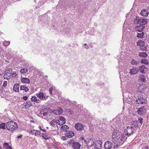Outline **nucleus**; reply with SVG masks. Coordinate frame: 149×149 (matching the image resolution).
Segmentation results:
<instances>
[{"instance_id":"f257e3e1","label":"nucleus","mask_w":149,"mask_h":149,"mask_svg":"<svg viewBox=\"0 0 149 149\" xmlns=\"http://www.w3.org/2000/svg\"><path fill=\"white\" fill-rule=\"evenodd\" d=\"M112 141L115 148L119 147L125 141L127 137L124 134L114 130L112 134Z\"/></svg>"},{"instance_id":"f03ea898","label":"nucleus","mask_w":149,"mask_h":149,"mask_svg":"<svg viewBox=\"0 0 149 149\" xmlns=\"http://www.w3.org/2000/svg\"><path fill=\"white\" fill-rule=\"evenodd\" d=\"M7 128L9 130L14 131L16 130L18 127L17 124L13 121H10L6 123Z\"/></svg>"},{"instance_id":"7ed1b4c3","label":"nucleus","mask_w":149,"mask_h":149,"mask_svg":"<svg viewBox=\"0 0 149 149\" xmlns=\"http://www.w3.org/2000/svg\"><path fill=\"white\" fill-rule=\"evenodd\" d=\"M51 111V109L49 108H45L42 109L40 111V115L43 118L47 117L48 115H49Z\"/></svg>"},{"instance_id":"20e7f679","label":"nucleus","mask_w":149,"mask_h":149,"mask_svg":"<svg viewBox=\"0 0 149 149\" xmlns=\"http://www.w3.org/2000/svg\"><path fill=\"white\" fill-rule=\"evenodd\" d=\"M125 135L130 136L134 132V129L132 126H127L124 130Z\"/></svg>"},{"instance_id":"39448f33","label":"nucleus","mask_w":149,"mask_h":149,"mask_svg":"<svg viewBox=\"0 0 149 149\" xmlns=\"http://www.w3.org/2000/svg\"><path fill=\"white\" fill-rule=\"evenodd\" d=\"M66 120L64 117L60 116L59 118L56 120V123L60 125H62L65 123Z\"/></svg>"},{"instance_id":"423d86ee","label":"nucleus","mask_w":149,"mask_h":149,"mask_svg":"<svg viewBox=\"0 0 149 149\" xmlns=\"http://www.w3.org/2000/svg\"><path fill=\"white\" fill-rule=\"evenodd\" d=\"M84 140L86 143L88 147L92 146L94 144L95 141L92 139L89 138L87 139V140Z\"/></svg>"},{"instance_id":"0eeeda50","label":"nucleus","mask_w":149,"mask_h":149,"mask_svg":"<svg viewBox=\"0 0 149 149\" xmlns=\"http://www.w3.org/2000/svg\"><path fill=\"white\" fill-rule=\"evenodd\" d=\"M29 133L31 134L34 135L35 136H37L40 135L41 132L39 130H31L29 132Z\"/></svg>"},{"instance_id":"6e6552de","label":"nucleus","mask_w":149,"mask_h":149,"mask_svg":"<svg viewBox=\"0 0 149 149\" xmlns=\"http://www.w3.org/2000/svg\"><path fill=\"white\" fill-rule=\"evenodd\" d=\"M112 146L111 142L109 141H106L104 145V147L105 149H110Z\"/></svg>"},{"instance_id":"1a4fd4ad","label":"nucleus","mask_w":149,"mask_h":149,"mask_svg":"<svg viewBox=\"0 0 149 149\" xmlns=\"http://www.w3.org/2000/svg\"><path fill=\"white\" fill-rule=\"evenodd\" d=\"M139 71H140V72L143 74L145 73L148 70L144 65H142L139 66Z\"/></svg>"},{"instance_id":"9d476101","label":"nucleus","mask_w":149,"mask_h":149,"mask_svg":"<svg viewBox=\"0 0 149 149\" xmlns=\"http://www.w3.org/2000/svg\"><path fill=\"white\" fill-rule=\"evenodd\" d=\"M75 127L76 129L79 131L83 130L84 128L83 125L82 124L80 123H76L75 126Z\"/></svg>"},{"instance_id":"9b49d317","label":"nucleus","mask_w":149,"mask_h":149,"mask_svg":"<svg viewBox=\"0 0 149 149\" xmlns=\"http://www.w3.org/2000/svg\"><path fill=\"white\" fill-rule=\"evenodd\" d=\"M102 142L100 140H97L95 143V148L97 149H100L102 147Z\"/></svg>"},{"instance_id":"f8f14e48","label":"nucleus","mask_w":149,"mask_h":149,"mask_svg":"<svg viewBox=\"0 0 149 149\" xmlns=\"http://www.w3.org/2000/svg\"><path fill=\"white\" fill-rule=\"evenodd\" d=\"M139 114L141 115L145 113L146 110L144 107H142L139 108L137 110Z\"/></svg>"},{"instance_id":"ddd939ff","label":"nucleus","mask_w":149,"mask_h":149,"mask_svg":"<svg viewBox=\"0 0 149 149\" xmlns=\"http://www.w3.org/2000/svg\"><path fill=\"white\" fill-rule=\"evenodd\" d=\"M130 73L131 74H135L139 71V68H133L130 70Z\"/></svg>"},{"instance_id":"4468645a","label":"nucleus","mask_w":149,"mask_h":149,"mask_svg":"<svg viewBox=\"0 0 149 149\" xmlns=\"http://www.w3.org/2000/svg\"><path fill=\"white\" fill-rule=\"evenodd\" d=\"M36 95L41 100H44L46 99V97L42 92H40L38 93H37L36 94Z\"/></svg>"},{"instance_id":"2eb2a0df","label":"nucleus","mask_w":149,"mask_h":149,"mask_svg":"<svg viewBox=\"0 0 149 149\" xmlns=\"http://www.w3.org/2000/svg\"><path fill=\"white\" fill-rule=\"evenodd\" d=\"M136 103L138 104H145L146 103V100L142 98H139L136 100Z\"/></svg>"},{"instance_id":"dca6fc26","label":"nucleus","mask_w":149,"mask_h":149,"mask_svg":"<svg viewBox=\"0 0 149 149\" xmlns=\"http://www.w3.org/2000/svg\"><path fill=\"white\" fill-rule=\"evenodd\" d=\"M138 79L139 81L142 83L145 82L146 81L145 77L142 74H141L138 77Z\"/></svg>"},{"instance_id":"f3484780","label":"nucleus","mask_w":149,"mask_h":149,"mask_svg":"<svg viewBox=\"0 0 149 149\" xmlns=\"http://www.w3.org/2000/svg\"><path fill=\"white\" fill-rule=\"evenodd\" d=\"M80 144L78 142H75L72 146V148L74 149H80Z\"/></svg>"},{"instance_id":"a211bd4d","label":"nucleus","mask_w":149,"mask_h":149,"mask_svg":"<svg viewBox=\"0 0 149 149\" xmlns=\"http://www.w3.org/2000/svg\"><path fill=\"white\" fill-rule=\"evenodd\" d=\"M149 13L146 9L142 10L141 12V15L144 17H147Z\"/></svg>"},{"instance_id":"6ab92c4d","label":"nucleus","mask_w":149,"mask_h":149,"mask_svg":"<svg viewBox=\"0 0 149 149\" xmlns=\"http://www.w3.org/2000/svg\"><path fill=\"white\" fill-rule=\"evenodd\" d=\"M147 23V20L146 19L141 18L139 19V24L141 26H143L145 25Z\"/></svg>"},{"instance_id":"aec40b11","label":"nucleus","mask_w":149,"mask_h":149,"mask_svg":"<svg viewBox=\"0 0 149 149\" xmlns=\"http://www.w3.org/2000/svg\"><path fill=\"white\" fill-rule=\"evenodd\" d=\"M144 27L141 26H137L135 27V30L137 31L141 32L143 30Z\"/></svg>"},{"instance_id":"412c9836","label":"nucleus","mask_w":149,"mask_h":149,"mask_svg":"<svg viewBox=\"0 0 149 149\" xmlns=\"http://www.w3.org/2000/svg\"><path fill=\"white\" fill-rule=\"evenodd\" d=\"M62 112V110L61 108H58L54 110L53 111V113L56 115H60Z\"/></svg>"},{"instance_id":"4be33fe9","label":"nucleus","mask_w":149,"mask_h":149,"mask_svg":"<svg viewBox=\"0 0 149 149\" xmlns=\"http://www.w3.org/2000/svg\"><path fill=\"white\" fill-rule=\"evenodd\" d=\"M144 86L145 85L143 84H140L138 87V91L140 92H142L145 88Z\"/></svg>"},{"instance_id":"5701e85b","label":"nucleus","mask_w":149,"mask_h":149,"mask_svg":"<svg viewBox=\"0 0 149 149\" xmlns=\"http://www.w3.org/2000/svg\"><path fill=\"white\" fill-rule=\"evenodd\" d=\"M31 100L33 102H36L37 103H40V101L36 96H33L31 98Z\"/></svg>"},{"instance_id":"b1692460","label":"nucleus","mask_w":149,"mask_h":149,"mask_svg":"<svg viewBox=\"0 0 149 149\" xmlns=\"http://www.w3.org/2000/svg\"><path fill=\"white\" fill-rule=\"evenodd\" d=\"M137 45L141 47H143L145 45V42L141 40H139L137 42Z\"/></svg>"},{"instance_id":"393cba45","label":"nucleus","mask_w":149,"mask_h":149,"mask_svg":"<svg viewBox=\"0 0 149 149\" xmlns=\"http://www.w3.org/2000/svg\"><path fill=\"white\" fill-rule=\"evenodd\" d=\"M139 56L141 57L146 58L148 56V54L146 52H139Z\"/></svg>"},{"instance_id":"a878e982","label":"nucleus","mask_w":149,"mask_h":149,"mask_svg":"<svg viewBox=\"0 0 149 149\" xmlns=\"http://www.w3.org/2000/svg\"><path fill=\"white\" fill-rule=\"evenodd\" d=\"M19 84H15L14 85L13 87L14 90L17 92L19 91Z\"/></svg>"},{"instance_id":"bb28decb","label":"nucleus","mask_w":149,"mask_h":149,"mask_svg":"<svg viewBox=\"0 0 149 149\" xmlns=\"http://www.w3.org/2000/svg\"><path fill=\"white\" fill-rule=\"evenodd\" d=\"M21 81L22 83L27 84H29L30 82L29 80L26 78H22L21 79Z\"/></svg>"},{"instance_id":"cd10ccee","label":"nucleus","mask_w":149,"mask_h":149,"mask_svg":"<svg viewBox=\"0 0 149 149\" xmlns=\"http://www.w3.org/2000/svg\"><path fill=\"white\" fill-rule=\"evenodd\" d=\"M69 128L66 125H65L62 126L61 127V131L66 132Z\"/></svg>"},{"instance_id":"c85d7f7f","label":"nucleus","mask_w":149,"mask_h":149,"mask_svg":"<svg viewBox=\"0 0 149 149\" xmlns=\"http://www.w3.org/2000/svg\"><path fill=\"white\" fill-rule=\"evenodd\" d=\"M20 89L21 90H24L25 92L28 91L29 90V89L25 85L20 86Z\"/></svg>"},{"instance_id":"c756f323","label":"nucleus","mask_w":149,"mask_h":149,"mask_svg":"<svg viewBox=\"0 0 149 149\" xmlns=\"http://www.w3.org/2000/svg\"><path fill=\"white\" fill-rule=\"evenodd\" d=\"M138 122L137 120H134L132 122V125L135 128L138 127Z\"/></svg>"},{"instance_id":"7c9ffc66","label":"nucleus","mask_w":149,"mask_h":149,"mask_svg":"<svg viewBox=\"0 0 149 149\" xmlns=\"http://www.w3.org/2000/svg\"><path fill=\"white\" fill-rule=\"evenodd\" d=\"M42 138L46 139H48L50 138L49 135L47 133H43L42 135Z\"/></svg>"},{"instance_id":"2f4dec72","label":"nucleus","mask_w":149,"mask_h":149,"mask_svg":"<svg viewBox=\"0 0 149 149\" xmlns=\"http://www.w3.org/2000/svg\"><path fill=\"white\" fill-rule=\"evenodd\" d=\"M11 71L10 72V71L9 69H6V71H5V74L4 75V76H5L6 75L7 76H8V77H9L10 76V74H11Z\"/></svg>"},{"instance_id":"473e14b6","label":"nucleus","mask_w":149,"mask_h":149,"mask_svg":"<svg viewBox=\"0 0 149 149\" xmlns=\"http://www.w3.org/2000/svg\"><path fill=\"white\" fill-rule=\"evenodd\" d=\"M144 33L142 32L141 33H138L136 36L140 38H143L144 37Z\"/></svg>"},{"instance_id":"72a5a7b5","label":"nucleus","mask_w":149,"mask_h":149,"mask_svg":"<svg viewBox=\"0 0 149 149\" xmlns=\"http://www.w3.org/2000/svg\"><path fill=\"white\" fill-rule=\"evenodd\" d=\"M74 135V133L73 132L70 131L67 133L66 136L69 138H71Z\"/></svg>"},{"instance_id":"f704fd0d","label":"nucleus","mask_w":149,"mask_h":149,"mask_svg":"<svg viewBox=\"0 0 149 149\" xmlns=\"http://www.w3.org/2000/svg\"><path fill=\"white\" fill-rule=\"evenodd\" d=\"M3 147L5 149H12L11 147L8 145L7 143H5L3 144Z\"/></svg>"},{"instance_id":"c9c22d12","label":"nucleus","mask_w":149,"mask_h":149,"mask_svg":"<svg viewBox=\"0 0 149 149\" xmlns=\"http://www.w3.org/2000/svg\"><path fill=\"white\" fill-rule=\"evenodd\" d=\"M28 71V69L25 68H22L20 70V72L21 74L26 73Z\"/></svg>"},{"instance_id":"e433bc0d","label":"nucleus","mask_w":149,"mask_h":149,"mask_svg":"<svg viewBox=\"0 0 149 149\" xmlns=\"http://www.w3.org/2000/svg\"><path fill=\"white\" fill-rule=\"evenodd\" d=\"M141 63L144 64L146 65H148L149 64V62L146 59H142L141 61Z\"/></svg>"},{"instance_id":"4c0bfd02","label":"nucleus","mask_w":149,"mask_h":149,"mask_svg":"<svg viewBox=\"0 0 149 149\" xmlns=\"http://www.w3.org/2000/svg\"><path fill=\"white\" fill-rule=\"evenodd\" d=\"M139 17H136L134 21V23L135 24H139Z\"/></svg>"},{"instance_id":"58836bf2","label":"nucleus","mask_w":149,"mask_h":149,"mask_svg":"<svg viewBox=\"0 0 149 149\" xmlns=\"http://www.w3.org/2000/svg\"><path fill=\"white\" fill-rule=\"evenodd\" d=\"M75 142V141L72 139H70L68 141V144L72 146H73V145L74 144Z\"/></svg>"},{"instance_id":"ea45409f","label":"nucleus","mask_w":149,"mask_h":149,"mask_svg":"<svg viewBox=\"0 0 149 149\" xmlns=\"http://www.w3.org/2000/svg\"><path fill=\"white\" fill-rule=\"evenodd\" d=\"M10 44V42L9 41H5L3 42V45L5 47L8 46Z\"/></svg>"},{"instance_id":"a19ab883","label":"nucleus","mask_w":149,"mask_h":149,"mask_svg":"<svg viewBox=\"0 0 149 149\" xmlns=\"http://www.w3.org/2000/svg\"><path fill=\"white\" fill-rule=\"evenodd\" d=\"M0 128L3 130L5 129H6L5 124L3 123L0 124Z\"/></svg>"},{"instance_id":"79ce46f5","label":"nucleus","mask_w":149,"mask_h":149,"mask_svg":"<svg viewBox=\"0 0 149 149\" xmlns=\"http://www.w3.org/2000/svg\"><path fill=\"white\" fill-rule=\"evenodd\" d=\"M131 63L132 65H136L137 63V61L133 59L131 62Z\"/></svg>"},{"instance_id":"37998d69","label":"nucleus","mask_w":149,"mask_h":149,"mask_svg":"<svg viewBox=\"0 0 149 149\" xmlns=\"http://www.w3.org/2000/svg\"><path fill=\"white\" fill-rule=\"evenodd\" d=\"M143 118L141 117H140L139 118H138V121L141 124V125L143 123Z\"/></svg>"},{"instance_id":"c03bdc74","label":"nucleus","mask_w":149,"mask_h":149,"mask_svg":"<svg viewBox=\"0 0 149 149\" xmlns=\"http://www.w3.org/2000/svg\"><path fill=\"white\" fill-rule=\"evenodd\" d=\"M41 130L43 131L44 132H46V130L44 128L42 127L41 126H39L38 127Z\"/></svg>"},{"instance_id":"a18cd8bd","label":"nucleus","mask_w":149,"mask_h":149,"mask_svg":"<svg viewBox=\"0 0 149 149\" xmlns=\"http://www.w3.org/2000/svg\"><path fill=\"white\" fill-rule=\"evenodd\" d=\"M11 74H12V76L13 77L14 76L15 77L17 75L16 72H11Z\"/></svg>"},{"instance_id":"49530a36","label":"nucleus","mask_w":149,"mask_h":149,"mask_svg":"<svg viewBox=\"0 0 149 149\" xmlns=\"http://www.w3.org/2000/svg\"><path fill=\"white\" fill-rule=\"evenodd\" d=\"M7 85V81H4L3 84V86L5 87Z\"/></svg>"},{"instance_id":"de8ad7c7","label":"nucleus","mask_w":149,"mask_h":149,"mask_svg":"<svg viewBox=\"0 0 149 149\" xmlns=\"http://www.w3.org/2000/svg\"><path fill=\"white\" fill-rule=\"evenodd\" d=\"M52 88H51L49 89V92L51 94H52Z\"/></svg>"},{"instance_id":"09e8293b","label":"nucleus","mask_w":149,"mask_h":149,"mask_svg":"<svg viewBox=\"0 0 149 149\" xmlns=\"http://www.w3.org/2000/svg\"><path fill=\"white\" fill-rule=\"evenodd\" d=\"M26 106L28 107H30L31 106V104L30 102H28L26 104Z\"/></svg>"},{"instance_id":"8fccbe9b","label":"nucleus","mask_w":149,"mask_h":149,"mask_svg":"<svg viewBox=\"0 0 149 149\" xmlns=\"http://www.w3.org/2000/svg\"><path fill=\"white\" fill-rule=\"evenodd\" d=\"M61 139L64 141L66 140V138L65 136H62L61 138Z\"/></svg>"},{"instance_id":"3c124183","label":"nucleus","mask_w":149,"mask_h":149,"mask_svg":"<svg viewBox=\"0 0 149 149\" xmlns=\"http://www.w3.org/2000/svg\"><path fill=\"white\" fill-rule=\"evenodd\" d=\"M141 49L143 51H146L147 48L146 47H144L143 48L142 47Z\"/></svg>"},{"instance_id":"603ef678","label":"nucleus","mask_w":149,"mask_h":149,"mask_svg":"<svg viewBox=\"0 0 149 149\" xmlns=\"http://www.w3.org/2000/svg\"><path fill=\"white\" fill-rule=\"evenodd\" d=\"M28 97L26 96H24L23 97V99L25 100H27L28 99Z\"/></svg>"},{"instance_id":"864d4df0","label":"nucleus","mask_w":149,"mask_h":149,"mask_svg":"<svg viewBox=\"0 0 149 149\" xmlns=\"http://www.w3.org/2000/svg\"><path fill=\"white\" fill-rule=\"evenodd\" d=\"M22 135H19V136H17V138L18 139V138H21L22 137Z\"/></svg>"},{"instance_id":"5fc2aeb1","label":"nucleus","mask_w":149,"mask_h":149,"mask_svg":"<svg viewBox=\"0 0 149 149\" xmlns=\"http://www.w3.org/2000/svg\"><path fill=\"white\" fill-rule=\"evenodd\" d=\"M144 148L145 149H148V147L147 146H146Z\"/></svg>"},{"instance_id":"6e6d98bb","label":"nucleus","mask_w":149,"mask_h":149,"mask_svg":"<svg viewBox=\"0 0 149 149\" xmlns=\"http://www.w3.org/2000/svg\"><path fill=\"white\" fill-rule=\"evenodd\" d=\"M53 122H54V121H53V120H52L51 123H53Z\"/></svg>"},{"instance_id":"4d7b16f0","label":"nucleus","mask_w":149,"mask_h":149,"mask_svg":"<svg viewBox=\"0 0 149 149\" xmlns=\"http://www.w3.org/2000/svg\"><path fill=\"white\" fill-rule=\"evenodd\" d=\"M84 45L85 46V45H87V44H86V43L85 44H84Z\"/></svg>"},{"instance_id":"13d9d810","label":"nucleus","mask_w":149,"mask_h":149,"mask_svg":"<svg viewBox=\"0 0 149 149\" xmlns=\"http://www.w3.org/2000/svg\"><path fill=\"white\" fill-rule=\"evenodd\" d=\"M81 139H84V138L83 137H82L81 138Z\"/></svg>"},{"instance_id":"bf43d9fd","label":"nucleus","mask_w":149,"mask_h":149,"mask_svg":"<svg viewBox=\"0 0 149 149\" xmlns=\"http://www.w3.org/2000/svg\"><path fill=\"white\" fill-rule=\"evenodd\" d=\"M0 149H2L1 147L0 146Z\"/></svg>"}]
</instances>
